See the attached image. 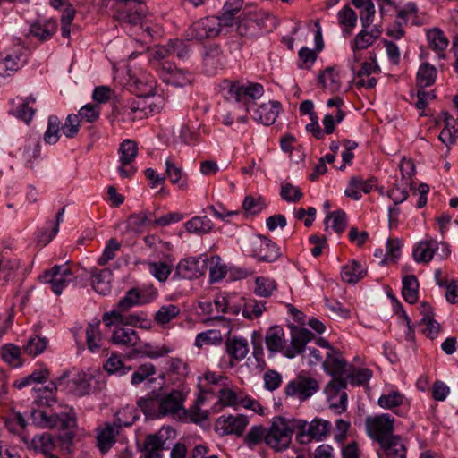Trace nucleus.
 <instances>
[{
    "label": "nucleus",
    "instance_id": "f03ea898",
    "mask_svg": "<svg viewBox=\"0 0 458 458\" xmlns=\"http://www.w3.org/2000/svg\"><path fill=\"white\" fill-rule=\"evenodd\" d=\"M303 424L297 422V419H275L267 429L266 444L276 452L285 450L292 442L293 433L297 431V428L303 429Z\"/></svg>",
    "mask_w": 458,
    "mask_h": 458
},
{
    "label": "nucleus",
    "instance_id": "052dcab7",
    "mask_svg": "<svg viewBox=\"0 0 458 458\" xmlns=\"http://www.w3.org/2000/svg\"><path fill=\"white\" fill-rule=\"evenodd\" d=\"M60 121L56 115L48 117L47 128L44 134V140L48 144H55L59 140Z\"/></svg>",
    "mask_w": 458,
    "mask_h": 458
},
{
    "label": "nucleus",
    "instance_id": "c9c22d12",
    "mask_svg": "<svg viewBox=\"0 0 458 458\" xmlns=\"http://www.w3.org/2000/svg\"><path fill=\"white\" fill-rule=\"evenodd\" d=\"M428 40L432 50L437 52L438 58H445V50L448 46V39L439 29H432L428 34Z\"/></svg>",
    "mask_w": 458,
    "mask_h": 458
},
{
    "label": "nucleus",
    "instance_id": "a18cd8bd",
    "mask_svg": "<svg viewBox=\"0 0 458 458\" xmlns=\"http://www.w3.org/2000/svg\"><path fill=\"white\" fill-rule=\"evenodd\" d=\"M35 101L36 99L32 96L27 97L22 103L17 106L15 111H11V114L29 124L36 113V109L32 106Z\"/></svg>",
    "mask_w": 458,
    "mask_h": 458
},
{
    "label": "nucleus",
    "instance_id": "e2e57ef3",
    "mask_svg": "<svg viewBox=\"0 0 458 458\" xmlns=\"http://www.w3.org/2000/svg\"><path fill=\"white\" fill-rule=\"evenodd\" d=\"M155 374L156 367L152 363H145L138 367L137 370L133 372L131 382L132 385H139Z\"/></svg>",
    "mask_w": 458,
    "mask_h": 458
},
{
    "label": "nucleus",
    "instance_id": "37998d69",
    "mask_svg": "<svg viewBox=\"0 0 458 458\" xmlns=\"http://www.w3.org/2000/svg\"><path fill=\"white\" fill-rule=\"evenodd\" d=\"M334 353L333 352L327 353V358L323 362L326 371L334 377L346 373L347 362Z\"/></svg>",
    "mask_w": 458,
    "mask_h": 458
},
{
    "label": "nucleus",
    "instance_id": "de8ad7c7",
    "mask_svg": "<svg viewBox=\"0 0 458 458\" xmlns=\"http://www.w3.org/2000/svg\"><path fill=\"white\" fill-rule=\"evenodd\" d=\"M180 308L174 304L162 306L155 314L154 320L157 324L164 326L168 324L180 314Z\"/></svg>",
    "mask_w": 458,
    "mask_h": 458
},
{
    "label": "nucleus",
    "instance_id": "ea45409f",
    "mask_svg": "<svg viewBox=\"0 0 458 458\" xmlns=\"http://www.w3.org/2000/svg\"><path fill=\"white\" fill-rule=\"evenodd\" d=\"M56 30L57 24L55 21L36 22L30 26V34L40 41H46L56 32Z\"/></svg>",
    "mask_w": 458,
    "mask_h": 458
},
{
    "label": "nucleus",
    "instance_id": "4d7b16f0",
    "mask_svg": "<svg viewBox=\"0 0 458 458\" xmlns=\"http://www.w3.org/2000/svg\"><path fill=\"white\" fill-rule=\"evenodd\" d=\"M404 396L398 391H391L387 394H383L378 399V405L384 409L394 410L403 403Z\"/></svg>",
    "mask_w": 458,
    "mask_h": 458
},
{
    "label": "nucleus",
    "instance_id": "603ef678",
    "mask_svg": "<svg viewBox=\"0 0 458 458\" xmlns=\"http://www.w3.org/2000/svg\"><path fill=\"white\" fill-rule=\"evenodd\" d=\"M329 221H332V228L338 234L342 233L347 226L346 214L343 210H337L327 214L325 220L326 230L328 229Z\"/></svg>",
    "mask_w": 458,
    "mask_h": 458
},
{
    "label": "nucleus",
    "instance_id": "58836bf2",
    "mask_svg": "<svg viewBox=\"0 0 458 458\" xmlns=\"http://www.w3.org/2000/svg\"><path fill=\"white\" fill-rule=\"evenodd\" d=\"M366 275V270L356 260H352L349 264L343 267L341 276L342 279L349 284H356Z\"/></svg>",
    "mask_w": 458,
    "mask_h": 458
},
{
    "label": "nucleus",
    "instance_id": "ddd939ff",
    "mask_svg": "<svg viewBox=\"0 0 458 458\" xmlns=\"http://www.w3.org/2000/svg\"><path fill=\"white\" fill-rule=\"evenodd\" d=\"M75 277L71 270L64 266H54L50 270H47L38 279L41 283L50 284L52 291L59 295Z\"/></svg>",
    "mask_w": 458,
    "mask_h": 458
},
{
    "label": "nucleus",
    "instance_id": "7ed1b4c3",
    "mask_svg": "<svg viewBox=\"0 0 458 458\" xmlns=\"http://www.w3.org/2000/svg\"><path fill=\"white\" fill-rule=\"evenodd\" d=\"M127 411H118L115 414L114 424L106 423L103 427L98 428L97 444L102 453L107 452L115 443V437L119 434V429L123 427L131 426L137 416L133 415L131 420H123V417L126 415Z\"/></svg>",
    "mask_w": 458,
    "mask_h": 458
},
{
    "label": "nucleus",
    "instance_id": "bb28decb",
    "mask_svg": "<svg viewBox=\"0 0 458 458\" xmlns=\"http://www.w3.org/2000/svg\"><path fill=\"white\" fill-rule=\"evenodd\" d=\"M160 393L152 391L146 397H141L137 401L138 406L147 416L152 418L161 417V406L159 405Z\"/></svg>",
    "mask_w": 458,
    "mask_h": 458
},
{
    "label": "nucleus",
    "instance_id": "dca6fc26",
    "mask_svg": "<svg viewBox=\"0 0 458 458\" xmlns=\"http://www.w3.org/2000/svg\"><path fill=\"white\" fill-rule=\"evenodd\" d=\"M146 114V106L135 100H128L124 104L115 103L112 111L114 120L123 123H131L137 119H142Z\"/></svg>",
    "mask_w": 458,
    "mask_h": 458
},
{
    "label": "nucleus",
    "instance_id": "aec40b11",
    "mask_svg": "<svg viewBox=\"0 0 458 458\" xmlns=\"http://www.w3.org/2000/svg\"><path fill=\"white\" fill-rule=\"evenodd\" d=\"M42 420L43 423L39 427L42 428H71L76 425V413L72 408L68 412L55 414H47V411H42Z\"/></svg>",
    "mask_w": 458,
    "mask_h": 458
},
{
    "label": "nucleus",
    "instance_id": "4be33fe9",
    "mask_svg": "<svg viewBox=\"0 0 458 458\" xmlns=\"http://www.w3.org/2000/svg\"><path fill=\"white\" fill-rule=\"evenodd\" d=\"M380 445V449L377 451L379 458H406L407 448L401 438L397 436L391 437L389 440L385 441Z\"/></svg>",
    "mask_w": 458,
    "mask_h": 458
},
{
    "label": "nucleus",
    "instance_id": "e433bc0d",
    "mask_svg": "<svg viewBox=\"0 0 458 458\" xmlns=\"http://www.w3.org/2000/svg\"><path fill=\"white\" fill-rule=\"evenodd\" d=\"M225 345L227 353L237 360H243L249 352L248 342L244 338H229Z\"/></svg>",
    "mask_w": 458,
    "mask_h": 458
},
{
    "label": "nucleus",
    "instance_id": "864d4df0",
    "mask_svg": "<svg viewBox=\"0 0 458 458\" xmlns=\"http://www.w3.org/2000/svg\"><path fill=\"white\" fill-rule=\"evenodd\" d=\"M267 429L263 426H254L246 434L244 443L248 447L254 448L263 440L266 442Z\"/></svg>",
    "mask_w": 458,
    "mask_h": 458
},
{
    "label": "nucleus",
    "instance_id": "cd10ccee",
    "mask_svg": "<svg viewBox=\"0 0 458 458\" xmlns=\"http://www.w3.org/2000/svg\"><path fill=\"white\" fill-rule=\"evenodd\" d=\"M112 342L117 345L136 347L140 342V337L134 329L118 327L113 332Z\"/></svg>",
    "mask_w": 458,
    "mask_h": 458
},
{
    "label": "nucleus",
    "instance_id": "4c0bfd02",
    "mask_svg": "<svg viewBox=\"0 0 458 458\" xmlns=\"http://www.w3.org/2000/svg\"><path fill=\"white\" fill-rule=\"evenodd\" d=\"M318 82L333 93L341 88L340 76L333 67H327L318 75Z\"/></svg>",
    "mask_w": 458,
    "mask_h": 458
},
{
    "label": "nucleus",
    "instance_id": "0e129e2a",
    "mask_svg": "<svg viewBox=\"0 0 458 458\" xmlns=\"http://www.w3.org/2000/svg\"><path fill=\"white\" fill-rule=\"evenodd\" d=\"M121 243L117 242L116 239L111 238L102 253V255L98 259V264L99 266H105L110 260L114 259L116 252L120 250Z\"/></svg>",
    "mask_w": 458,
    "mask_h": 458
},
{
    "label": "nucleus",
    "instance_id": "774afa93",
    "mask_svg": "<svg viewBox=\"0 0 458 458\" xmlns=\"http://www.w3.org/2000/svg\"><path fill=\"white\" fill-rule=\"evenodd\" d=\"M255 293L262 297H268L276 288V283L266 277H257Z\"/></svg>",
    "mask_w": 458,
    "mask_h": 458
},
{
    "label": "nucleus",
    "instance_id": "9b49d317",
    "mask_svg": "<svg viewBox=\"0 0 458 458\" xmlns=\"http://www.w3.org/2000/svg\"><path fill=\"white\" fill-rule=\"evenodd\" d=\"M402 174V183H396L391 190L388 191V197L394 201V206L403 202L409 197L408 186L412 188L411 182L412 175L415 174V167L411 161H403L400 165Z\"/></svg>",
    "mask_w": 458,
    "mask_h": 458
},
{
    "label": "nucleus",
    "instance_id": "f704fd0d",
    "mask_svg": "<svg viewBox=\"0 0 458 458\" xmlns=\"http://www.w3.org/2000/svg\"><path fill=\"white\" fill-rule=\"evenodd\" d=\"M243 5V0H227L223 6L221 14L218 16L225 28L233 26L235 14L238 13Z\"/></svg>",
    "mask_w": 458,
    "mask_h": 458
},
{
    "label": "nucleus",
    "instance_id": "473e14b6",
    "mask_svg": "<svg viewBox=\"0 0 458 458\" xmlns=\"http://www.w3.org/2000/svg\"><path fill=\"white\" fill-rule=\"evenodd\" d=\"M337 21L344 37H349L357 24V14L349 5L337 13Z\"/></svg>",
    "mask_w": 458,
    "mask_h": 458
},
{
    "label": "nucleus",
    "instance_id": "0eeeda50",
    "mask_svg": "<svg viewBox=\"0 0 458 458\" xmlns=\"http://www.w3.org/2000/svg\"><path fill=\"white\" fill-rule=\"evenodd\" d=\"M297 422L304 423L303 429L297 428L296 440L301 444H309L312 440L321 441L331 431V423L328 420L315 418L308 423L306 420H298Z\"/></svg>",
    "mask_w": 458,
    "mask_h": 458
},
{
    "label": "nucleus",
    "instance_id": "a19ab883",
    "mask_svg": "<svg viewBox=\"0 0 458 458\" xmlns=\"http://www.w3.org/2000/svg\"><path fill=\"white\" fill-rule=\"evenodd\" d=\"M22 54L14 53L6 55L2 62H0V75L6 77L11 73L18 71L23 64Z\"/></svg>",
    "mask_w": 458,
    "mask_h": 458
},
{
    "label": "nucleus",
    "instance_id": "49530a36",
    "mask_svg": "<svg viewBox=\"0 0 458 458\" xmlns=\"http://www.w3.org/2000/svg\"><path fill=\"white\" fill-rule=\"evenodd\" d=\"M31 447L36 452H40L45 454H52L51 452L55 448V442L49 433H43L42 435H36L31 440Z\"/></svg>",
    "mask_w": 458,
    "mask_h": 458
},
{
    "label": "nucleus",
    "instance_id": "5701e85b",
    "mask_svg": "<svg viewBox=\"0 0 458 458\" xmlns=\"http://www.w3.org/2000/svg\"><path fill=\"white\" fill-rule=\"evenodd\" d=\"M253 251L254 256L264 262H274L281 256L276 243L267 237L260 238Z\"/></svg>",
    "mask_w": 458,
    "mask_h": 458
},
{
    "label": "nucleus",
    "instance_id": "7c9ffc66",
    "mask_svg": "<svg viewBox=\"0 0 458 458\" xmlns=\"http://www.w3.org/2000/svg\"><path fill=\"white\" fill-rule=\"evenodd\" d=\"M184 228L190 233L204 235L213 230L214 224L206 215L197 216L187 221L184 224Z\"/></svg>",
    "mask_w": 458,
    "mask_h": 458
},
{
    "label": "nucleus",
    "instance_id": "f8f14e48",
    "mask_svg": "<svg viewBox=\"0 0 458 458\" xmlns=\"http://www.w3.org/2000/svg\"><path fill=\"white\" fill-rule=\"evenodd\" d=\"M118 173L122 178H131L137 171L132 165L138 155V144L131 140H124L121 142L119 149Z\"/></svg>",
    "mask_w": 458,
    "mask_h": 458
},
{
    "label": "nucleus",
    "instance_id": "8fccbe9b",
    "mask_svg": "<svg viewBox=\"0 0 458 458\" xmlns=\"http://www.w3.org/2000/svg\"><path fill=\"white\" fill-rule=\"evenodd\" d=\"M40 156V143L36 140H28L23 148L22 159L26 167L33 168V160Z\"/></svg>",
    "mask_w": 458,
    "mask_h": 458
},
{
    "label": "nucleus",
    "instance_id": "39448f33",
    "mask_svg": "<svg viewBox=\"0 0 458 458\" xmlns=\"http://www.w3.org/2000/svg\"><path fill=\"white\" fill-rule=\"evenodd\" d=\"M272 20L270 14L261 9H244L238 19V33L242 36L253 34L256 30L267 28Z\"/></svg>",
    "mask_w": 458,
    "mask_h": 458
},
{
    "label": "nucleus",
    "instance_id": "3c124183",
    "mask_svg": "<svg viewBox=\"0 0 458 458\" xmlns=\"http://www.w3.org/2000/svg\"><path fill=\"white\" fill-rule=\"evenodd\" d=\"M152 214L147 212H140L138 214L131 215L128 217V227L135 232H141L146 226H151Z\"/></svg>",
    "mask_w": 458,
    "mask_h": 458
},
{
    "label": "nucleus",
    "instance_id": "338daca9",
    "mask_svg": "<svg viewBox=\"0 0 458 458\" xmlns=\"http://www.w3.org/2000/svg\"><path fill=\"white\" fill-rule=\"evenodd\" d=\"M212 266L209 268V276L211 282H217L223 279L226 273L227 267L221 262V259L218 256H213L210 259Z\"/></svg>",
    "mask_w": 458,
    "mask_h": 458
},
{
    "label": "nucleus",
    "instance_id": "c85d7f7f",
    "mask_svg": "<svg viewBox=\"0 0 458 458\" xmlns=\"http://www.w3.org/2000/svg\"><path fill=\"white\" fill-rule=\"evenodd\" d=\"M112 276L110 269H95L91 276V285L95 292L102 295L107 294L111 291Z\"/></svg>",
    "mask_w": 458,
    "mask_h": 458
},
{
    "label": "nucleus",
    "instance_id": "c756f323",
    "mask_svg": "<svg viewBox=\"0 0 458 458\" xmlns=\"http://www.w3.org/2000/svg\"><path fill=\"white\" fill-rule=\"evenodd\" d=\"M438 249V242L433 239L421 241L413 250V258L417 262L428 263Z\"/></svg>",
    "mask_w": 458,
    "mask_h": 458
},
{
    "label": "nucleus",
    "instance_id": "72a5a7b5",
    "mask_svg": "<svg viewBox=\"0 0 458 458\" xmlns=\"http://www.w3.org/2000/svg\"><path fill=\"white\" fill-rule=\"evenodd\" d=\"M437 75V68L429 63H423L420 65L416 74V86L420 89L430 87L436 81Z\"/></svg>",
    "mask_w": 458,
    "mask_h": 458
},
{
    "label": "nucleus",
    "instance_id": "13d9d810",
    "mask_svg": "<svg viewBox=\"0 0 458 458\" xmlns=\"http://www.w3.org/2000/svg\"><path fill=\"white\" fill-rule=\"evenodd\" d=\"M99 325V321L96 324H89L86 329V342L91 352H96L100 348L101 335Z\"/></svg>",
    "mask_w": 458,
    "mask_h": 458
},
{
    "label": "nucleus",
    "instance_id": "6ab92c4d",
    "mask_svg": "<svg viewBox=\"0 0 458 458\" xmlns=\"http://www.w3.org/2000/svg\"><path fill=\"white\" fill-rule=\"evenodd\" d=\"M160 79L168 85L174 87H185L190 85L193 77L189 72L176 68L173 64L161 67V72L157 73Z\"/></svg>",
    "mask_w": 458,
    "mask_h": 458
},
{
    "label": "nucleus",
    "instance_id": "6e6552de",
    "mask_svg": "<svg viewBox=\"0 0 458 458\" xmlns=\"http://www.w3.org/2000/svg\"><path fill=\"white\" fill-rule=\"evenodd\" d=\"M170 437H175V430L171 427H163L157 433L148 435L141 448L142 455L140 458H162L165 442Z\"/></svg>",
    "mask_w": 458,
    "mask_h": 458
},
{
    "label": "nucleus",
    "instance_id": "393cba45",
    "mask_svg": "<svg viewBox=\"0 0 458 458\" xmlns=\"http://www.w3.org/2000/svg\"><path fill=\"white\" fill-rule=\"evenodd\" d=\"M281 108L277 101H269L260 105L256 110L254 119L264 125H271L275 123Z\"/></svg>",
    "mask_w": 458,
    "mask_h": 458
},
{
    "label": "nucleus",
    "instance_id": "5fc2aeb1",
    "mask_svg": "<svg viewBox=\"0 0 458 458\" xmlns=\"http://www.w3.org/2000/svg\"><path fill=\"white\" fill-rule=\"evenodd\" d=\"M104 368L108 374L125 375L131 370V367L124 366L121 357L115 353L106 360Z\"/></svg>",
    "mask_w": 458,
    "mask_h": 458
},
{
    "label": "nucleus",
    "instance_id": "20e7f679",
    "mask_svg": "<svg viewBox=\"0 0 458 458\" xmlns=\"http://www.w3.org/2000/svg\"><path fill=\"white\" fill-rule=\"evenodd\" d=\"M263 93L264 89L261 84H242L239 81H233L229 86L227 98L242 104L245 112H249L255 100L259 98Z\"/></svg>",
    "mask_w": 458,
    "mask_h": 458
},
{
    "label": "nucleus",
    "instance_id": "2f4dec72",
    "mask_svg": "<svg viewBox=\"0 0 458 458\" xmlns=\"http://www.w3.org/2000/svg\"><path fill=\"white\" fill-rule=\"evenodd\" d=\"M170 49L169 42L166 45H157L148 50L149 64L158 73L161 72V67L171 64V63L165 61L166 57H169Z\"/></svg>",
    "mask_w": 458,
    "mask_h": 458
},
{
    "label": "nucleus",
    "instance_id": "1a4fd4ad",
    "mask_svg": "<svg viewBox=\"0 0 458 458\" xmlns=\"http://www.w3.org/2000/svg\"><path fill=\"white\" fill-rule=\"evenodd\" d=\"M318 388V382L307 372L301 371L293 380L288 383L285 387V394L288 396H294L301 401H304L317 393Z\"/></svg>",
    "mask_w": 458,
    "mask_h": 458
},
{
    "label": "nucleus",
    "instance_id": "b1692460",
    "mask_svg": "<svg viewBox=\"0 0 458 458\" xmlns=\"http://www.w3.org/2000/svg\"><path fill=\"white\" fill-rule=\"evenodd\" d=\"M205 265L198 259L188 258L181 260L176 267L175 276L180 278H198L204 274Z\"/></svg>",
    "mask_w": 458,
    "mask_h": 458
},
{
    "label": "nucleus",
    "instance_id": "2eb2a0df",
    "mask_svg": "<svg viewBox=\"0 0 458 458\" xmlns=\"http://www.w3.org/2000/svg\"><path fill=\"white\" fill-rule=\"evenodd\" d=\"M225 28L218 16L205 17L194 22L191 27V36L197 39L215 38Z\"/></svg>",
    "mask_w": 458,
    "mask_h": 458
},
{
    "label": "nucleus",
    "instance_id": "423d86ee",
    "mask_svg": "<svg viewBox=\"0 0 458 458\" xmlns=\"http://www.w3.org/2000/svg\"><path fill=\"white\" fill-rule=\"evenodd\" d=\"M185 399L186 394L177 389L167 394H160L161 417L171 416L182 420L188 419L187 410L183 407Z\"/></svg>",
    "mask_w": 458,
    "mask_h": 458
},
{
    "label": "nucleus",
    "instance_id": "79ce46f5",
    "mask_svg": "<svg viewBox=\"0 0 458 458\" xmlns=\"http://www.w3.org/2000/svg\"><path fill=\"white\" fill-rule=\"evenodd\" d=\"M419 282L413 275L405 276L403 278L402 294L405 301L413 304L418 300Z\"/></svg>",
    "mask_w": 458,
    "mask_h": 458
},
{
    "label": "nucleus",
    "instance_id": "412c9836",
    "mask_svg": "<svg viewBox=\"0 0 458 458\" xmlns=\"http://www.w3.org/2000/svg\"><path fill=\"white\" fill-rule=\"evenodd\" d=\"M203 67L208 74H215L224 64V55L217 45L206 46L202 53Z\"/></svg>",
    "mask_w": 458,
    "mask_h": 458
},
{
    "label": "nucleus",
    "instance_id": "4468645a",
    "mask_svg": "<svg viewBox=\"0 0 458 458\" xmlns=\"http://www.w3.org/2000/svg\"><path fill=\"white\" fill-rule=\"evenodd\" d=\"M346 380L341 377L333 378L325 387L330 408L337 413L345 411L347 404Z\"/></svg>",
    "mask_w": 458,
    "mask_h": 458
},
{
    "label": "nucleus",
    "instance_id": "bf43d9fd",
    "mask_svg": "<svg viewBox=\"0 0 458 458\" xmlns=\"http://www.w3.org/2000/svg\"><path fill=\"white\" fill-rule=\"evenodd\" d=\"M20 348L13 344H4L1 349V356L3 360L13 367L21 364Z\"/></svg>",
    "mask_w": 458,
    "mask_h": 458
},
{
    "label": "nucleus",
    "instance_id": "a211bd4d",
    "mask_svg": "<svg viewBox=\"0 0 458 458\" xmlns=\"http://www.w3.org/2000/svg\"><path fill=\"white\" fill-rule=\"evenodd\" d=\"M314 337V335L308 329L294 327L291 331V344L285 348L284 355L287 358H293L301 353L306 344Z\"/></svg>",
    "mask_w": 458,
    "mask_h": 458
},
{
    "label": "nucleus",
    "instance_id": "6e6d98bb",
    "mask_svg": "<svg viewBox=\"0 0 458 458\" xmlns=\"http://www.w3.org/2000/svg\"><path fill=\"white\" fill-rule=\"evenodd\" d=\"M56 428L62 431L57 437L60 447L66 453H71L77 424L71 428L57 427Z\"/></svg>",
    "mask_w": 458,
    "mask_h": 458
},
{
    "label": "nucleus",
    "instance_id": "9d476101",
    "mask_svg": "<svg viewBox=\"0 0 458 458\" xmlns=\"http://www.w3.org/2000/svg\"><path fill=\"white\" fill-rule=\"evenodd\" d=\"M366 428L370 437L378 442V444L396 437L393 435L394 419L388 414L368 417L366 420Z\"/></svg>",
    "mask_w": 458,
    "mask_h": 458
},
{
    "label": "nucleus",
    "instance_id": "a878e982",
    "mask_svg": "<svg viewBox=\"0 0 458 458\" xmlns=\"http://www.w3.org/2000/svg\"><path fill=\"white\" fill-rule=\"evenodd\" d=\"M284 331L278 326L271 327L267 329L265 336L267 348L271 352H284Z\"/></svg>",
    "mask_w": 458,
    "mask_h": 458
},
{
    "label": "nucleus",
    "instance_id": "f257e3e1",
    "mask_svg": "<svg viewBox=\"0 0 458 458\" xmlns=\"http://www.w3.org/2000/svg\"><path fill=\"white\" fill-rule=\"evenodd\" d=\"M116 1L126 5L124 8L117 11L115 15L117 21L123 24L141 30L142 33L150 38H155L158 34V29L152 27L149 23L145 6L141 4L142 0Z\"/></svg>",
    "mask_w": 458,
    "mask_h": 458
},
{
    "label": "nucleus",
    "instance_id": "c03bdc74",
    "mask_svg": "<svg viewBox=\"0 0 458 458\" xmlns=\"http://www.w3.org/2000/svg\"><path fill=\"white\" fill-rule=\"evenodd\" d=\"M133 352L137 353V355L146 356L150 359H157L167 355L171 352V349L166 345L154 349L149 343L141 344L140 341L138 345L133 347Z\"/></svg>",
    "mask_w": 458,
    "mask_h": 458
},
{
    "label": "nucleus",
    "instance_id": "69168bd1",
    "mask_svg": "<svg viewBox=\"0 0 458 458\" xmlns=\"http://www.w3.org/2000/svg\"><path fill=\"white\" fill-rule=\"evenodd\" d=\"M47 345V340L45 337H30L24 346V352L31 356H37L42 353Z\"/></svg>",
    "mask_w": 458,
    "mask_h": 458
},
{
    "label": "nucleus",
    "instance_id": "680f3d73",
    "mask_svg": "<svg viewBox=\"0 0 458 458\" xmlns=\"http://www.w3.org/2000/svg\"><path fill=\"white\" fill-rule=\"evenodd\" d=\"M165 173L173 184H179V188L182 190L187 189V183L185 181L180 182L182 177V169L177 165L170 159L165 161Z\"/></svg>",
    "mask_w": 458,
    "mask_h": 458
},
{
    "label": "nucleus",
    "instance_id": "09e8293b",
    "mask_svg": "<svg viewBox=\"0 0 458 458\" xmlns=\"http://www.w3.org/2000/svg\"><path fill=\"white\" fill-rule=\"evenodd\" d=\"M147 301L142 300L141 293L137 288L130 289L126 294L117 303V308L120 311L123 312L128 310L132 306L142 304Z\"/></svg>",
    "mask_w": 458,
    "mask_h": 458
},
{
    "label": "nucleus",
    "instance_id": "f3484780",
    "mask_svg": "<svg viewBox=\"0 0 458 458\" xmlns=\"http://www.w3.org/2000/svg\"><path fill=\"white\" fill-rule=\"evenodd\" d=\"M249 420L243 415L220 416L215 423V430L222 436L234 434L242 436Z\"/></svg>",
    "mask_w": 458,
    "mask_h": 458
}]
</instances>
